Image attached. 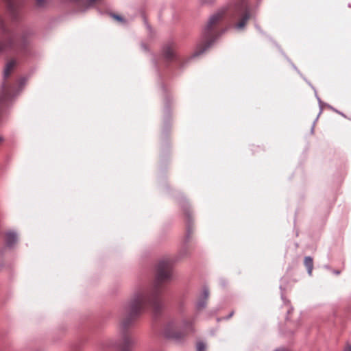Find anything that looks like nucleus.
<instances>
[{"label": "nucleus", "instance_id": "nucleus-1", "mask_svg": "<svg viewBox=\"0 0 351 351\" xmlns=\"http://www.w3.org/2000/svg\"><path fill=\"white\" fill-rule=\"evenodd\" d=\"M171 278V261L169 259L161 260L157 266L156 279L152 291L141 290L132 296L121 309L120 326L121 328V340L119 343L120 351H130L135 343V339L125 331L139 317L145 308L151 306L155 312L162 308V302L158 298L160 285Z\"/></svg>", "mask_w": 351, "mask_h": 351}, {"label": "nucleus", "instance_id": "nucleus-2", "mask_svg": "<svg viewBox=\"0 0 351 351\" xmlns=\"http://www.w3.org/2000/svg\"><path fill=\"white\" fill-rule=\"evenodd\" d=\"M226 12V8H222L212 14L205 26L203 34L205 38V43L200 44L197 49V51L193 54V56H197L203 53L212 43V38L216 34L215 28L223 19Z\"/></svg>", "mask_w": 351, "mask_h": 351}, {"label": "nucleus", "instance_id": "nucleus-3", "mask_svg": "<svg viewBox=\"0 0 351 351\" xmlns=\"http://www.w3.org/2000/svg\"><path fill=\"white\" fill-rule=\"evenodd\" d=\"M192 326L193 321L191 319H184L182 322L170 319L165 324L162 334L167 339L178 341L187 332L193 330Z\"/></svg>", "mask_w": 351, "mask_h": 351}, {"label": "nucleus", "instance_id": "nucleus-4", "mask_svg": "<svg viewBox=\"0 0 351 351\" xmlns=\"http://www.w3.org/2000/svg\"><path fill=\"white\" fill-rule=\"evenodd\" d=\"M26 43L27 41L23 38L19 40L15 33L5 28L0 16V54L13 50L18 45L23 47Z\"/></svg>", "mask_w": 351, "mask_h": 351}, {"label": "nucleus", "instance_id": "nucleus-5", "mask_svg": "<svg viewBox=\"0 0 351 351\" xmlns=\"http://www.w3.org/2000/svg\"><path fill=\"white\" fill-rule=\"evenodd\" d=\"M233 10L235 16L239 19V22L236 23L235 27L238 30H241L252 15L248 1L237 0V2L234 5Z\"/></svg>", "mask_w": 351, "mask_h": 351}, {"label": "nucleus", "instance_id": "nucleus-6", "mask_svg": "<svg viewBox=\"0 0 351 351\" xmlns=\"http://www.w3.org/2000/svg\"><path fill=\"white\" fill-rule=\"evenodd\" d=\"M209 292L206 288L204 289L199 300L197 303V308L199 310L204 308L206 306L207 299L208 298Z\"/></svg>", "mask_w": 351, "mask_h": 351}, {"label": "nucleus", "instance_id": "nucleus-7", "mask_svg": "<svg viewBox=\"0 0 351 351\" xmlns=\"http://www.w3.org/2000/svg\"><path fill=\"white\" fill-rule=\"evenodd\" d=\"M2 93L0 97V103H3L6 100L10 99L12 96V90L10 88L7 87L5 83L2 84Z\"/></svg>", "mask_w": 351, "mask_h": 351}, {"label": "nucleus", "instance_id": "nucleus-8", "mask_svg": "<svg viewBox=\"0 0 351 351\" xmlns=\"http://www.w3.org/2000/svg\"><path fill=\"white\" fill-rule=\"evenodd\" d=\"M16 65V61L15 60H10L6 63L4 71H3V78L4 79L8 77V76L10 75L11 72L14 70Z\"/></svg>", "mask_w": 351, "mask_h": 351}, {"label": "nucleus", "instance_id": "nucleus-9", "mask_svg": "<svg viewBox=\"0 0 351 351\" xmlns=\"http://www.w3.org/2000/svg\"><path fill=\"white\" fill-rule=\"evenodd\" d=\"M18 241L17 235L14 232H9L6 234L5 243L7 246L12 247Z\"/></svg>", "mask_w": 351, "mask_h": 351}, {"label": "nucleus", "instance_id": "nucleus-10", "mask_svg": "<svg viewBox=\"0 0 351 351\" xmlns=\"http://www.w3.org/2000/svg\"><path fill=\"white\" fill-rule=\"evenodd\" d=\"M164 56L168 60H171L176 57V52L172 46H167L164 49Z\"/></svg>", "mask_w": 351, "mask_h": 351}, {"label": "nucleus", "instance_id": "nucleus-11", "mask_svg": "<svg viewBox=\"0 0 351 351\" xmlns=\"http://www.w3.org/2000/svg\"><path fill=\"white\" fill-rule=\"evenodd\" d=\"M304 265L307 269L308 274L311 276L313 269V258L311 256H306L304 261Z\"/></svg>", "mask_w": 351, "mask_h": 351}, {"label": "nucleus", "instance_id": "nucleus-12", "mask_svg": "<svg viewBox=\"0 0 351 351\" xmlns=\"http://www.w3.org/2000/svg\"><path fill=\"white\" fill-rule=\"evenodd\" d=\"M206 346L203 342H198L197 344V351H206Z\"/></svg>", "mask_w": 351, "mask_h": 351}, {"label": "nucleus", "instance_id": "nucleus-13", "mask_svg": "<svg viewBox=\"0 0 351 351\" xmlns=\"http://www.w3.org/2000/svg\"><path fill=\"white\" fill-rule=\"evenodd\" d=\"M112 17L119 22H123L124 21L123 19L119 15L113 14Z\"/></svg>", "mask_w": 351, "mask_h": 351}, {"label": "nucleus", "instance_id": "nucleus-14", "mask_svg": "<svg viewBox=\"0 0 351 351\" xmlns=\"http://www.w3.org/2000/svg\"><path fill=\"white\" fill-rule=\"evenodd\" d=\"M46 0H37V4L38 5H43Z\"/></svg>", "mask_w": 351, "mask_h": 351}, {"label": "nucleus", "instance_id": "nucleus-15", "mask_svg": "<svg viewBox=\"0 0 351 351\" xmlns=\"http://www.w3.org/2000/svg\"><path fill=\"white\" fill-rule=\"evenodd\" d=\"M9 5V6L10 7V8L13 6L12 5V0H5Z\"/></svg>", "mask_w": 351, "mask_h": 351}, {"label": "nucleus", "instance_id": "nucleus-16", "mask_svg": "<svg viewBox=\"0 0 351 351\" xmlns=\"http://www.w3.org/2000/svg\"><path fill=\"white\" fill-rule=\"evenodd\" d=\"M343 351H351V346H347L344 350Z\"/></svg>", "mask_w": 351, "mask_h": 351}, {"label": "nucleus", "instance_id": "nucleus-17", "mask_svg": "<svg viewBox=\"0 0 351 351\" xmlns=\"http://www.w3.org/2000/svg\"><path fill=\"white\" fill-rule=\"evenodd\" d=\"M25 80L24 78H21L20 80V85L24 84H25Z\"/></svg>", "mask_w": 351, "mask_h": 351}, {"label": "nucleus", "instance_id": "nucleus-18", "mask_svg": "<svg viewBox=\"0 0 351 351\" xmlns=\"http://www.w3.org/2000/svg\"><path fill=\"white\" fill-rule=\"evenodd\" d=\"M213 0H202L204 3H211Z\"/></svg>", "mask_w": 351, "mask_h": 351}, {"label": "nucleus", "instance_id": "nucleus-19", "mask_svg": "<svg viewBox=\"0 0 351 351\" xmlns=\"http://www.w3.org/2000/svg\"><path fill=\"white\" fill-rule=\"evenodd\" d=\"M142 47H143L145 50L147 49V48L145 47V45H142Z\"/></svg>", "mask_w": 351, "mask_h": 351}, {"label": "nucleus", "instance_id": "nucleus-20", "mask_svg": "<svg viewBox=\"0 0 351 351\" xmlns=\"http://www.w3.org/2000/svg\"><path fill=\"white\" fill-rule=\"evenodd\" d=\"M3 141V138L0 136V143H1Z\"/></svg>", "mask_w": 351, "mask_h": 351}]
</instances>
